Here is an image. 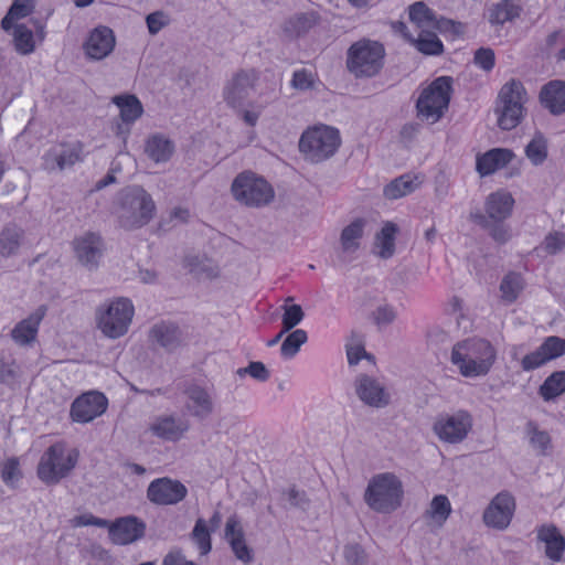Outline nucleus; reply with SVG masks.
<instances>
[{
	"mask_svg": "<svg viewBox=\"0 0 565 565\" xmlns=\"http://www.w3.org/2000/svg\"><path fill=\"white\" fill-rule=\"evenodd\" d=\"M183 393L186 397L184 408L190 416L204 420L213 414L215 404L212 388L192 383Z\"/></svg>",
	"mask_w": 565,
	"mask_h": 565,
	"instance_id": "a211bd4d",
	"label": "nucleus"
},
{
	"mask_svg": "<svg viewBox=\"0 0 565 565\" xmlns=\"http://www.w3.org/2000/svg\"><path fill=\"white\" fill-rule=\"evenodd\" d=\"M417 175L403 174L391 181L383 190V194L388 200H397L413 193L420 185Z\"/></svg>",
	"mask_w": 565,
	"mask_h": 565,
	"instance_id": "f704fd0d",
	"label": "nucleus"
},
{
	"mask_svg": "<svg viewBox=\"0 0 565 565\" xmlns=\"http://www.w3.org/2000/svg\"><path fill=\"white\" fill-rule=\"evenodd\" d=\"M174 150V142L163 134H152L145 141V153L156 163L168 162Z\"/></svg>",
	"mask_w": 565,
	"mask_h": 565,
	"instance_id": "7c9ffc66",
	"label": "nucleus"
},
{
	"mask_svg": "<svg viewBox=\"0 0 565 565\" xmlns=\"http://www.w3.org/2000/svg\"><path fill=\"white\" fill-rule=\"evenodd\" d=\"M317 15L313 12L300 13L285 22L284 30L290 36H301L317 24Z\"/></svg>",
	"mask_w": 565,
	"mask_h": 565,
	"instance_id": "58836bf2",
	"label": "nucleus"
},
{
	"mask_svg": "<svg viewBox=\"0 0 565 565\" xmlns=\"http://www.w3.org/2000/svg\"><path fill=\"white\" fill-rule=\"evenodd\" d=\"M145 529V523L136 516L120 518L110 524L109 536L114 543L126 545L141 539Z\"/></svg>",
	"mask_w": 565,
	"mask_h": 565,
	"instance_id": "393cba45",
	"label": "nucleus"
},
{
	"mask_svg": "<svg viewBox=\"0 0 565 565\" xmlns=\"http://www.w3.org/2000/svg\"><path fill=\"white\" fill-rule=\"evenodd\" d=\"M472 428V416L459 409L454 414H444L436 419L433 430L437 437L448 444L461 443Z\"/></svg>",
	"mask_w": 565,
	"mask_h": 565,
	"instance_id": "f8f14e48",
	"label": "nucleus"
},
{
	"mask_svg": "<svg viewBox=\"0 0 565 565\" xmlns=\"http://www.w3.org/2000/svg\"><path fill=\"white\" fill-rule=\"evenodd\" d=\"M237 374L243 376L245 374L250 375L253 379L265 382L269 379V371L266 369L263 362H250L246 367L237 370Z\"/></svg>",
	"mask_w": 565,
	"mask_h": 565,
	"instance_id": "4d7b16f0",
	"label": "nucleus"
},
{
	"mask_svg": "<svg viewBox=\"0 0 565 565\" xmlns=\"http://www.w3.org/2000/svg\"><path fill=\"white\" fill-rule=\"evenodd\" d=\"M282 310V332H289L302 321L305 312L299 305H284Z\"/></svg>",
	"mask_w": 565,
	"mask_h": 565,
	"instance_id": "3c124183",
	"label": "nucleus"
},
{
	"mask_svg": "<svg viewBox=\"0 0 565 565\" xmlns=\"http://www.w3.org/2000/svg\"><path fill=\"white\" fill-rule=\"evenodd\" d=\"M308 340L307 332L303 329L291 331L282 341L280 353L284 358H294L300 350V347Z\"/></svg>",
	"mask_w": 565,
	"mask_h": 565,
	"instance_id": "49530a36",
	"label": "nucleus"
},
{
	"mask_svg": "<svg viewBox=\"0 0 565 565\" xmlns=\"http://www.w3.org/2000/svg\"><path fill=\"white\" fill-rule=\"evenodd\" d=\"M147 26L150 34H157L168 24V18L162 11H156L147 15Z\"/></svg>",
	"mask_w": 565,
	"mask_h": 565,
	"instance_id": "052dcab7",
	"label": "nucleus"
},
{
	"mask_svg": "<svg viewBox=\"0 0 565 565\" xmlns=\"http://www.w3.org/2000/svg\"><path fill=\"white\" fill-rule=\"evenodd\" d=\"M540 100L552 115L565 114V82L555 79L545 84L541 88Z\"/></svg>",
	"mask_w": 565,
	"mask_h": 565,
	"instance_id": "c85d7f7f",
	"label": "nucleus"
},
{
	"mask_svg": "<svg viewBox=\"0 0 565 565\" xmlns=\"http://www.w3.org/2000/svg\"><path fill=\"white\" fill-rule=\"evenodd\" d=\"M430 30L419 31L418 36L414 38L412 44L426 55H438L443 52L444 46L438 36Z\"/></svg>",
	"mask_w": 565,
	"mask_h": 565,
	"instance_id": "79ce46f5",
	"label": "nucleus"
},
{
	"mask_svg": "<svg viewBox=\"0 0 565 565\" xmlns=\"http://www.w3.org/2000/svg\"><path fill=\"white\" fill-rule=\"evenodd\" d=\"M563 354H565V340L559 337L551 335L547 337L535 351L526 354L522 359L521 366L523 371H532Z\"/></svg>",
	"mask_w": 565,
	"mask_h": 565,
	"instance_id": "412c9836",
	"label": "nucleus"
},
{
	"mask_svg": "<svg viewBox=\"0 0 565 565\" xmlns=\"http://www.w3.org/2000/svg\"><path fill=\"white\" fill-rule=\"evenodd\" d=\"M565 392V371L551 374L540 387V394L545 401H551Z\"/></svg>",
	"mask_w": 565,
	"mask_h": 565,
	"instance_id": "c03bdc74",
	"label": "nucleus"
},
{
	"mask_svg": "<svg viewBox=\"0 0 565 565\" xmlns=\"http://www.w3.org/2000/svg\"><path fill=\"white\" fill-rule=\"evenodd\" d=\"M450 514L451 504L449 499L445 494H438L433 498L424 516L428 519V525L430 527L440 529Z\"/></svg>",
	"mask_w": 565,
	"mask_h": 565,
	"instance_id": "c9c22d12",
	"label": "nucleus"
},
{
	"mask_svg": "<svg viewBox=\"0 0 565 565\" xmlns=\"http://www.w3.org/2000/svg\"><path fill=\"white\" fill-rule=\"evenodd\" d=\"M450 93V77L440 76L433 81L430 85L423 89L417 99L416 109L418 117L430 124L437 122L448 108Z\"/></svg>",
	"mask_w": 565,
	"mask_h": 565,
	"instance_id": "9b49d317",
	"label": "nucleus"
},
{
	"mask_svg": "<svg viewBox=\"0 0 565 565\" xmlns=\"http://www.w3.org/2000/svg\"><path fill=\"white\" fill-rule=\"evenodd\" d=\"M238 533L244 534L238 520L235 516L228 518L225 524V539L232 542L233 539L238 537Z\"/></svg>",
	"mask_w": 565,
	"mask_h": 565,
	"instance_id": "338daca9",
	"label": "nucleus"
},
{
	"mask_svg": "<svg viewBox=\"0 0 565 565\" xmlns=\"http://www.w3.org/2000/svg\"><path fill=\"white\" fill-rule=\"evenodd\" d=\"M403 497L401 479L393 472H382L370 479L363 499L371 510L388 514L402 505Z\"/></svg>",
	"mask_w": 565,
	"mask_h": 565,
	"instance_id": "20e7f679",
	"label": "nucleus"
},
{
	"mask_svg": "<svg viewBox=\"0 0 565 565\" xmlns=\"http://www.w3.org/2000/svg\"><path fill=\"white\" fill-rule=\"evenodd\" d=\"M476 66L484 72H490L495 65V54L490 47H479L473 55Z\"/></svg>",
	"mask_w": 565,
	"mask_h": 565,
	"instance_id": "864d4df0",
	"label": "nucleus"
},
{
	"mask_svg": "<svg viewBox=\"0 0 565 565\" xmlns=\"http://www.w3.org/2000/svg\"><path fill=\"white\" fill-rule=\"evenodd\" d=\"M188 559L179 548H172L162 561V565H184L188 564Z\"/></svg>",
	"mask_w": 565,
	"mask_h": 565,
	"instance_id": "774afa93",
	"label": "nucleus"
},
{
	"mask_svg": "<svg viewBox=\"0 0 565 565\" xmlns=\"http://www.w3.org/2000/svg\"><path fill=\"white\" fill-rule=\"evenodd\" d=\"M13 46L21 55H29L35 50L34 34L24 24H15L13 28Z\"/></svg>",
	"mask_w": 565,
	"mask_h": 565,
	"instance_id": "a19ab883",
	"label": "nucleus"
},
{
	"mask_svg": "<svg viewBox=\"0 0 565 565\" xmlns=\"http://www.w3.org/2000/svg\"><path fill=\"white\" fill-rule=\"evenodd\" d=\"M45 312L46 308L41 306L28 318L18 322L11 330L12 340L21 347L32 344L36 339L39 327L45 316Z\"/></svg>",
	"mask_w": 565,
	"mask_h": 565,
	"instance_id": "bb28decb",
	"label": "nucleus"
},
{
	"mask_svg": "<svg viewBox=\"0 0 565 565\" xmlns=\"http://www.w3.org/2000/svg\"><path fill=\"white\" fill-rule=\"evenodd\" d=\"M366 221L364 218H355L347 225L340 235V246L342 254H354L361 245V239L364 235Z\"/></svg>",
	"mask_w": 565,
	"mask_h": 565,
	"instance_id": "2f4dec72",
	"label": "nucleus"
},
{
	"mask_svg": "<svg viewBox=\"0 0 565 565\" xmlns=\"http://www.w3.org/2000/svg\"><path fill=\"white\" fill-rule=\"evenodd\" d=\"M188 495L186 487L177 479L162 477L152 480L147 488V499L156 505H174Z\"/></svg>",
	"mask_w": 565,
	"mask_h": 565,
	"instance_id": "2eb2a0df",
	"label": "nucleus"
},
{
	"mask_svg": "<svg viewBox=\"0 0 565 565\" xmlns=\"http://www.w3.org/2000/svg\"><path fill=\"white\" fill-rule=\"evenodd\" d=\"M192 541L196 544L201 555H206L212 548L211 533L207 529L206 522L203 519H198L191 533Z\"/></svg>",
	"mask_w": 565,
	"mask_h": 565,
	"instance_id": "09e8293b",
	"label": "nucleus"
},
{
	"mask_svg": "<svg viewBox=\"0 0 565 565\" xmlns=\"http://www.w3.org/2000/svg\"><path fill=\"white\" fill-rule=\"evenodd\" d=\"M83 160V145L63 143L51 148L43 157V167L47 171L64 170Z\"/></svg>",
	"mask_w": 565,
	"mask_h": 565,
	"instance_id": "4be33fe9",
	"label": "nucleus"
},
{
	"mask_svg": "<svg viewBox=\"0 0 565 565\" xmlns=\"http://www.w3.org/2000/svg\"><path fill=\"white\" fill-rule=\"evenodd\" d=\"M353 386L356 396L366 406L384 408L391 403V393L385 383L374 375L367 373L358 374Z\"/></svg>",
	"mask_w": 565,
	"mask_h": 565,
	"instance_id": "4468645a",
	"label": "nucleus"
},
{
	"mask_svg": "<svg viewBox=\"0 0 565 565\" xmlns=\"http://www.w3.org/2000/svg\"><path fill=\"white\" fill-rule=\"evenodd\" d=\"M497 359L493 345L484 339H468L457 342L450 361L465 377H478L489 373Z\"/></svg>",
	"mask_w": 565,
	"mask_h": 565,
	"instance_id": "f03ea898",
	"label": "nucleus"
},
{
	"mask_svg": "<svg viewBox=\"0 0 565 565\" xmlns=\"http://www.w3.org/2000/svg\"><path fill=\"white\" fill-rule=\"evenodd\" d=\"M315 83L312 72L302 68L295 71L291 78V86L298 90H307L312 88Z\"/></svg>",
	"mask_w": 565,
	"mask_h": 565,
	"instance_id": "13d9d810",
	"label": "nucleus"
},
{
	"mask_svg": "<svg viewBox=\"0 0 565 565\" xmlns=\"http://www.w3.org/2000/svg\"><path fill=\"white\" fill-rule=\"evenodd\" d=\"M498 125L503 130L515 128L524 115V103L527 94L523 84L518 79H510L499 92Z\"/></svg>",
	"mask_w": 565,
	"mask_h": 565,
	"instance_id": "1a4fd4ad",
	"label": "nucleus"
},
{
	"mask_svg": "<svg viewBox=\"0 0 565 565\" xmlns=\"http://www.w3.org/2000/svg\"><path fill=\"white\" fill-rule=\"evenodd\" d=\"M135 308L130 299L117 298L96 311L97 327L110 339H117L127 333L132 321Z\"/></svg>",
	"mask_w": 565,
	"mask_h": 565,
	"instance_id": "6e6552de",
	"label": "nucleus"
},
{
	"mask_svg": "<svg viewBox=\"0 0 565 565\" xmlns=\"http://www.w3.org/2000/svg\"><path fill=\"white\" fill-rule=\"evenodd\" d=\"M565 247V233H550L542 243V248L546 254L554 255Z\"/></svg>",
	"mask_w": 565,
	"mask_h": 565,
	"instance_id": "6e6d98bb",
	"label": "nucleus"
},
{
	"mask_svg": "<svg viewBox=\"0 0 565 565\" xmlns=\"http://www.w3.org/2000/svg\"><path fill=\"white\" fill-rule=\"evenodd\" d=\"M148 340L154 348H161L166 352H174L183 343V333L178 324L159 321L149 329Z\"/></svg>",
	"mask_w": 565,
	"mask_h": 565,
	"instance_id": "5701e85b",
	"label": "nucleus"
},
{
	"mask_svg": "<svg viewBox=\"0 0 565 565\" xmlns=\"http://www.w3.org/2000/svg\"><path fill=\"white\" fill-rule=\"evenodd\" d=\"M234 199L249 207H262L269 204L275 192L273 186L252 171H243L235 177L231 186Z\"/></svg>",
	"mask_w": 565,
	"mask_h": 565,
	"instance_id": "9d476101",
	"label": "nucleus"
},
{
	"mask_svg": "<svg viewBox=\"0 0 565 565\" xmlns=\"http://www.w3.org/2000/svg\"><path fill=\"white\" fill-rule=\"evenodd\" d=\"M115 43L113 30L107 26H98L90 32L85 42V53L89 58L99 61L113 52Z\"/></svg>",
	"mask_w": 565,
	"mask_h": 565,
	"instance_id": "a878e982",
	"label": "nucleus"
},
{
	"mask_svg": "<svg viewBox=\"0 0 565 565\" xmlns=\"http://www.w3.org/2000/svg\"><path fill=\"white\" fill-rule=\"evenodd\" d=\"M260 72L256 68H239L225 82L222 89L224 103L245 125L255 127L263 113V107L248 102L252 93L256 90Z\"/></svg>",
	"mask_w": 565,
	"mask_h": 565,
	"instance_id": "f257e3e1",
	"label": "nucleus"
},
{
	"mask_svg": "<svg viewBox=\"0 0 565 565\" xmlns=\"http://www.w3.org/2000/svg\"><path fill=\"white\" fill-rule=\"evenodd\" d=\"M339 130L319 125L308 128L300 137L299 149L312 162H321L332 157L340 147Z\"/></svg>",
	"mask_w": 565,
	"mask_h": 565,
	"instance_id": "0eeeda50",
	"label": "nucleus"
},
{
	"mask_svg": "<svg viewBox=\"0 0 565 565\" xmlns=\"http://www.w3.org/2000/svg\"><path fill=\"white\" fill-rule=\"evenodd\" d=\"M521 8L513 0H503L489 10V22L503 25L520 15Z\"/></svg>",
	"mask_w": 565,
	"mask_h": 565,
	"instance_id": "e433bc0d",
	"label": "nucleus"
},
{
	"mask_svg": "<svg viewBox=\"0 0 565 565\" xmlns=\"http://www.w3.org/2000/svg\"><path fill=\"white\" fill-rule=\"evenodd\" d=\"M385 49L377 41L362 39L348 50L347 67L355 77H372L384 65Z\"/></svg>",
	"mask_w": 565,
	"mask_h": 565,
	"instance_id": "39448f33",
	"label": "nucleus"
},
{
	"mask_svg": "<svg viewBox=\"0 0 565 565\" xmlns=\"http://www.w3.org/2000/svg\"><path fill=\"white\" fill-rule=\"evenodd\" d=\"M32 10V0H14L1 21L2 29L9 31L13 25V21L28 17Z\"/></svg>",
	"mask_w": 565,
	"mask_h": 565,
	"instance_id": "a18cd8bd",
	"label": "nucleus"
},
{
	"mask_svg": "<svg viewBox=\"0 0 565 565\" xmlns=\"http://www.w3.org/2000/svg\"><path fill=\"white\" fill-rule=\"evenodd\" d=\"M547 139L541 131H535L533 138L525 147L527 159L534 164H542L547 158Z\"/></svg>",
	"mask_w": 565,
	"mask_h": 565,
	"instance_id": "37998d69",
	"label": "nucleus"
},
{
	"mask_svg": "<svg viewBox=\"0 0 565 565\" xmlns=\"http://www.w3.org/2000/svg\"><path fill=\"white\" fill-rule=\"evenodd\" d=\"M398 232L396 224L386 222L382 230L375 235L374 253L383 258L388 259L395 253V235Z\"/></svg>",
	"mask_w": 565,
	"mask_h": 565,
	"instance_id": "72a5a7b5",
	"label": "nucleus"
},
{
	"mask_svg": "<svg viewBox=\"0 0 565 565\" xmlns=\"http://www.w3.org/2000/svg\"><path fill=\"white\" fill-rule=\"evenodd\" d=\"M113 104L119 108L121 122L116 126V135L124 139L130 134V126L143 114V106L139 98L132 94L116 95L111 98Z\"/></svg>",
	"mask_w": 565,
	"mask_h": 565,
	"instance_id": "aec40b11",
	"label": "nucleus"
},
{
	"mask_svg": "<svg viewBox=\"0 0 565 565\" xmlns=\"http://www.w3.org/2000/svg\"><path fill=\"white\" fill-rule=\"evenodd\" d=\"M546 43L550 47L562 44L563 47L559 49V51L556 54V57L558 61H565V34L561 31H555L552 34L547 36Z\"/></svg>",
	"mask_w": 565,
	"mask_h": 565,
	"instance_id": "69168bd1",
	"label": "nucleus"
},
{
	"mask_svg": "<svg viewBox=\"0 0 565 565\" xmlns=\"http://www.w3.org/2000/svg\"><path fill=\"white\" fill-rule=\"evenodd\" d=\"M480 227L486 230L490 237L500 245L508 243L512 237L511 227L505 221H488V226Z\"/></svg>",
	"mask_w": 565,
	"mask_h": 565,
	"instance_id": "603ef678",
	"label": "nucleus"
},
{
	"mask_svg": "<svg viewBox=\"0 0 565 565\" xmlns=\"http://www.w3.org/2000/svg\"><path fill=\"white\" fill-rule=\"evenodd\" d=\"M514 154L505 148H493L483 154L477 156L476 170L481 177H487L507 167Z\"/></svg>",
	"mask_w": 565,
	"mask_h": 565,
	"instance_id": "cd10ccee",
	"label": "nucleus"
},
{
	"mask_svg": "<svg viewBox=\"0 0 565 565\" xmlns=\"http://www.w3.org/2000/svg\"><path fill=\"white\" fill-rule=\"evenodd\" d=\"M344 565H370L366 551L358 543H349L343 546Z\"/></svg>",
	"mask_w": 565,
	"mask_h": 565,
	"instance_id": "8fccbe9b",
	"label": "nucleus"
},
{
	"mask_svg": "<svg viewBox=\"0 0 565 565\" xmlns=\"http://www.w3.org/2000/svg\"><path fill=\"white\" fill-rule=\"evenodd\" d=\"M291 507L306 510L309 505V499L305 491H299L296 488H290L284 492Z\"/></svg>",
	"mask_w": 565,
	"mask_h": 565,
	"instance_id": "680f3d73",
	"label": "nucleus"
},
{
	"mask_svg": "<svg viewBox=\"0 0 565 565\" xmlns=\"http://www.w3.org/2000/svg\"><path fill=\"white\" fill-rule=\"evenodd\" d=\"M347 356L350 365L358 364L363 358L374 362V356L369 354L362 344L349 345L347 348Z\"/></svg>",
	"mask_w": 565,
	"mask_h": 565,
	"instance_id": "e2e57ef3",
	"label": "nucleus"
},
{
	"mask_svg": "<svg viewBox=\"0 0 565 565\" xmlns=\"http://www.w3.org/2000/svg\"><path fill=\"white\" fill-rule=\"evenodd\" d=\"M537 540L545 544V555L559 562L565 551V537L554 524H544L537 529Z\"/></svg>",
	"mask_w": 565,
	"mask_h": 565,
	"instance_id": "c756f323",
	"label": "nucleus"
},
{
	"mask_svg": "<svg viewBox=\"0 0 565 565\" xmlns=\"http://www.w3.org/2000/svg\"><path fill=\"white\" fill-rule=\"evenodd\" d=\"M395 318L396 312L391 306H382L374 311V320L379 326L390 324L395 320Z\"/></svg>",
	"mask_w": 565,
	"mask_h": 565,
	"instance_id": "0e129e2a",
	"label": "nucleus"
},
{
	"mask_svg": "<svg viewBox=\"0 0 565 565\" xmlns=\"http://www.w3.org/2000/svg\"><path fill=\"white\" fill-rule=\"evenodd\" d=\"M230 544H231V547H232L235 556L238 559H241L245 563H248L252 561L250 550L248 548V546L245 543L244 534L238 533V537L233 539L232 542H230Z\"/></svg>",
	"mask_w": 565,
	"mask_h": 565,
	"instance_id": "bf43d9fd",
	"label": "nucleus"
},
{
	"mask_svg": "<svg viewBox=\"0 0 565 565\" xmlns=\"http://www.w3.org/2000/svg\"><path fill=\"white\" fill-rule=\"evenodd\" d=\"M23 238V231L15 225L6 226L0 233V255L10 257L17 254Z\"/></svg>",
	"mask_w": 565,
	"mask_h": 565,
	"instance_id": "4c0bfd02",
	"label": "nucleus"
},
{
	"mask_svg": "<svg viewBox=\"0 0 565 565\" xmlns=\"http://www.w3.org/2000/svg\"><path fill=\"white\" fill-rule=\"evenodd\" d=\"M107 405L108 401L103 393L86 392L73 401L70 416L75 423L86 424L103 415Z\"/></svg>",
	"mask_w": 565,
	"mask_h": 565,
	"instance_id": "dca6fc26",
	"label": "nucleus"
},
{
	"mask_svg": "<svg viewBox=\"0 0 565 565\" xmlns=\"http://www.w3.org/2000/svg\"><path fill=\"white\" fill-rule=\"evenodd\" d=\"M149 429L160 439L178 441L190 429V423L174 415H161L154 418Z\"/></svg>",
	"mask_w": 565,
	"mask_h": 565,
	"instance_id": "b1692460",
	"label": "nucleus"
},
{
	"mask_svg": "<svg viewBox=\"0 0 565 565\" xmlns=\"http://www.w3.org/2000/svg\"><path fill=\"white\" fill-rule=\"evenodd\" d=\"M78 451L66 450L62 443L51 445L42 455L38 465V477L46 484H56L75 468Z\"/></svg>",
	"mask_w": 565,
	"mask_h": 565,
	"instance_id": "423d86ee",
	"label": "nucleus"
},
{
	"mask_svg": "<svg viewBox=\"0 0 565 565\" xmlns=\"http://www.w3.org/2000/svg\"><path fill=\"white\" fill-rule=\"evenodd\" d=\"M409 19L420 31L427 29L440 30L443 24L450 23L448 20L438 21L434 12L423 1L409 6Z\"/></svg>",
	"mask_w": 565,
	"mask_h": 565,
	"instance_id": "473e14b6",
	"label": "nucleus"
},
{
	"mask_svg": "<svg viewBox=\"0 0 565 565\" xmlns=\"http://www.w3.org/2000/svg\"><path fill=\"white\" fill-rule=\"evenodd\" d=\"M156 204L151 195L140 185L124 189L118 198L117 217L125 230L147 225L154 215Z\"/></svg>",
	"mask_w": 565,
	"mask_h": 565,
	"instance_id": "7ed1b4c3",
	"label": "nucleus"
},
{
	"mask_svg": "<svg viewBox=\"0 0 565 565\" xmlns=\"http://www.w3.org/2000/svg\"><path fill=\"white\" fill-rule=\"evenodd\" d=\"M73 248L77 260L90 270L98 266L104 252V242L99 234L86 232L73 241Z\"/></svg>",
	"mask_w": 565,
	"mask_h": 565,
	"instance_id": "6ab92c4d",
	"label": "nucleus"
},
{
	"mask_svg": "<svg viewBox=\"0 0 565 565\" xmlns=\"http://www.w3.org/2000/svg\"><path fill=\"white\" fill-rule=\"evenodd\" d=\"M2 481L8 486H13L20 478V463L18 458H9L2 466L1 469Z\"/></svg>",
	"mask_w": 565,
	"mask_h": 565,
	"instance_id": "5fc2aeb1",
	"label": "nucleus"
},
{
	"mask_svg": "<svg viewBox=\"0 0 565 565\" xmlns=\"http://www.w3.org/2000/svg\"><path fill=\"white\" fill-rule=\"evenodd\" d=\"M524 288V280L518 273L510 271L500 284L501 298L504 302L512 303Z\"/></svg>",
	"mask_w": 565,
	"mask_h": 565,
	"instance_id": "ea45409f",
	"label": "nucleus"
},
{
	"mask_svg": "<svg viewBox=\"0 0 565 565\" xmlns=\"http://www.w3.org/2000/svg\"><path fill=\"white\" fill-rule=\"evenodd\" d=\"M515 501L507 491L498 493L483 512V522L495 530L507 529L513 518Z\"/></svg>",
	"mask_w": 565,
	"mask_h": 565,
	"instance_id": "f3484780",
	"label": "nucleus"
},
{
	"mask_svg": "<svg viewBox=\"0 0 565 565\" xmlns=\"http://www.w3.org/2000/svg\"><path fill=\"white\" fill-rule=\"evenodd\" d=\"M525 433L529 437L530 444L540 454L544 455L551 446V437L547 431L541 430L536 423L530 420L526 423Z\"/></svg>",
	"mask_w": 565,
	"mask_h": 565,
	"instance_id": "de8ad7c7",
	"label": "nucleus"
},
{
	"mask_svg": "<svg viewBox=\"0 0 565 565\" xmlns=\"http://www.w3.org/2000/svg\"><path fill=\"white\" fill-rule=\"evenodd\" d=\"M514 199L507 190L490 193L484 200V212H470L469 218L479 226H488V221H505L512 215Z\"/></svg>",
	"mask_w": 565,
	"mask_h": 565,
	"instance_id": "ddd939ff",
	"label": "nucleus"
}]
</instances>
